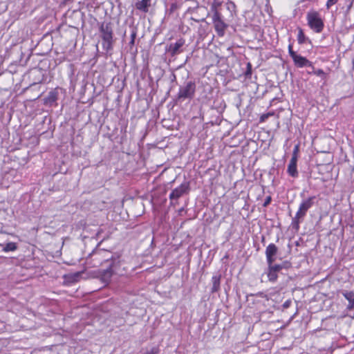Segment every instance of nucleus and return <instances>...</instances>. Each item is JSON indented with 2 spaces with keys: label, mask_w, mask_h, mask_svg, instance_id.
<instances>
[{
  "label": "nucleus",
  "mask_w": 354,
  "mask_h": 354,
  "mask_svg": "<svg viewBox=\"0 0 354 354\" xmlns=\"http://www.w3.org/2000/svg\"><path fill=\"white\" fill-rule=\"evenodd\" d=\"M88 260L92 263L93 267H99L104 263L107 264L106 268L102 270L100 278L102 282L108 283L113 274H120L119 257H114L112 253L106 250H97L93 251L89 256Z\"/></svg>",
  "instance_id": "obj_1"
},
{
  "label": "nucleus",
  "mask_w": 354,
  "mask_h": 354,
  "mask_svg": "<svg viewBox=\"0 0 354 354\" xmlns=\"http://www.w3.org/2000/svg\"><path fill=\"white\" fill-rule=\"evenodd\" d=\"M100 37L102 48L106 52L113 49V25L111 21H104L100 26Z\"/></svg>",
  "instance_id": "obj_2"
},
{
  "label": "nucleus",
  "mask_w": 354,
  "mask_h": 354,
  "mask_svg": "<svg viewBox=\"0 0 354 354\" xmlns=\"http://www.w3.org/2000/svg\"><path fill=\"white\" fill-rule=\"evenodd\" d=\"M220 6V2L214 1L211 6L210 11L214 29L219 37H223L225 35V29L227 28V24L222 19V15L219 11Z\"/></svg>",
  "instance_id": "obj_3"
},
{
  "label": "nucleus",
  "mask_w": 354,
  "mask_h": 354,
  "mask_svg": "<svg viewBox=\"0 0 354 354\" xmlns=\"http://www.w3.org/2000/svg\"><path fill=\"white\" fill-rule=\"evenodd\" d=\"M315 199L316 196H313L302 200L299 209L292 221V226L294 229L297 230H299L301 220H302L306 215L308 210L314 205Z\"/></svg>",
  "instance_id": "obj_4"
},
{
  "label": "nucleus",
  "mask_w": 354,
  "mask_h": 354,
  "mask_svg": "<svg viewBox=\"0 0 354 354\" xmlns=\"http://www.w3.org/2000/svg\"><path fill=\"white\" fill-rule=\"evenodd\" d=\"M195 92V82L189 81L179 88V91L177 94V100L179 101H184L186 99L191 100L194 97Z\"/></svg>",
  "instance_id": "obj_5"
},
{
  "label": "nucleus",
  "mask_w": 354,
  "mask_h": 354,
  "mask_svg": "<svg viewBox=\"0 0 354 354\" xmlns=\"http://www.w3.org/2000/svg\"><path fill=\"white\" fill-rule=\"evenodd\" d=\"M306 19L308 26L315 32L319 33L323 30L324 24L317 12H308L307 13Z\"/></svg>",
  "instance_id": "obj_6"
},
{
  "label": "nucleus",
  "mask_w": 354,
  "mask_h": 354,
  "mask_svg": "<svg viewBox=\"0 0 354 354\" xmlns=\"http://www.w3.org/2000/svg\"><path fill=\"white\" fill-rule=\"evenodd\" d=\"M189 191V184L187 182L182 183L179 187L173 189L171 194H169L171 205H174L175 204L173 203V201L178 200L184 194H188Z\"/></svg>",
  "instance_id": "obj_7"
},
{
  "label": "nucleus",
  "mask_w": 354,
  "mask_h": 354,
  "mask_svg": "<svg viewBox=\"0 0 354 354\" xmlns=\"http://www.w3.org/2000/svg\"><path fill=\"white\" fill-rule=\"evenodd\" d=\"M185 41L183 38L178 39L175 43H171L166 48L167 51L172 56H175L183 52L182 47Z\"/></svg>",
  "instance_id": "obj_8"
},
{
  "label": "nucleus",
  "mask_w": 354,
  "mask_h": 354,
  "mask_svg": "<svg viewBox=\"0 0 354 354\" xmlns=\"http://www.w3.org/2000/svg\"><path fill=\"white\" fill-rule=\"evenodd\" d=\"M278 252V248L274 243L269 244L266 249V257L268 265L274 263L276 260V255Z\"/></svg>",
  "instance_id": "obj_9"
},
{
  "label": "nucleus",
  "mask_w": 354,
  "mask_h": 354,
  "mask_svg": "<svg viewBox=\"0 0 354 354\" xmlns=\"http://www.w3.org/2000/svg\"><path fill=\"white\" fill-rule=\"evenodd\" d=\"M59 88L57 87L48 93V95L44 99V104L51 106L56 104L59 96Z\"/></svg>",
  "instance_id": "obj_10"
},
{
  "label": "nucleus",
  "mask_w": 354,
  "mask_h": 354,
  "mask_svg": "<svg viewBox=\"0 0 354 354\" xmlns=\"http://www.w3.org/2000/svg\"><path fill=\"white\" fill-rule=\"evenodd\" d=\"M293 62L297 67L312 66V62L307 59L306 57L299 55L293 54Z\"/></svg>",
  "instance_id": "obj_11"
},
{
  "label": "nucleus",
  "mask_w": 354,
  "mask_h": 354,
  "mask_svg": "<svg viewBox=\"0 0 354 354\" xmlns=\"http://www.w3.org/2000/svg\"><path fill=\"white\" fill-rule=\"evenodd\" d=\"M297 162V160H295V158H291L290 162L288 165L287 172L290 176L293 178H296L298 176Z\"/></svg>",
  "instance_id": "obj_12"
},
{
  "label": "nucleus",
  "mask_w": 354,
  "mask_h": 354,
  "mask_svg": "<svg viewBox=\"0 0 354 354\" xmlns=\"http://www.w3.org/2000/svg\"><path fill=\"white\" fill-rule=\"evenodd\" d=\"M268 268L267 271V275L268 280L270 282L274 283L277 280L279 272L277 271V268H274L273 263L271 265H268Z\"/></svg>",
  "instance_id": "obj_13"
},
{
  "label": "nucleus",
  "mask_w": 354,
  "mask_h": 354,
  "mask_svg": "<svg viewBox=\"0 0 354 354\" xmlns=\"http://www.w3.org/2000/svg\"><path fill=\"white\" fill-rule=\"evenodd\" d=\"M342 295L348 301L347 308L351 310L354 308V292L352 291H343Z\"/></svg>",
  "instance_id": "obj_14"
},
{
  "label": "nucleus",
  "mask_w": 354,
  "mask_h": 354,
  "mask_svg": "<svg viewBox=\"0 0 354 354\" xmlns=\"http://www.w3.org/2000/svg\"><path fill=\"white\" fill-rule=\"evenodd\" d=\"M150 6V0H141L136 3V8L144 12H148Z\"/></svg>",
  "instance_id": "obj_15"
},
{
  "label": "nucleus",
  "mask_w": 354,
  "mask_h": 354,
  "mask_svg": "<svg viewBox=\"0 0 354 354\" xmlns=\"http://www.w3.org/2000/svg\"><path fill=\"white\" fill-rule=\"evenodd\" d=\"M221 274H216L212 277V292H216L220 289L221 284Z\"/></svg>",
  "instance_id": "obj_16"
},
{
  "label": "nucleus",
  "mask_w": 354,
  "mask_h": 354,
  "mask_svg": "<svg viewBox=\"0 0 354 354\" xmlns=\"http://www.w3.org/2000/svg\"><path fill=\"white\" fill-rule=\"evenodd\" d=\"M291 267V263L289 262V261H283L282 263L281 264H274V268H276L277 271V272H280L282 269H288L289 268Z\"/></svg>",
  "instance_id": "obj_17"
},
{
  "label": "nucleus",
  "mask_w": 354,
  "mask_h": 354,
  "mask_svg": "<svg viewBox=\"0 0 354 354\" xmlns=\"http://www.w3.org/2000/svg\"><path fill=\"white\" fill-rule=\"evenodd\" d=\"M17 248V244L14 242L8 243L3 248V252L15 251Z\"/></svg>",
  "instance_id": "obj_18"
},
{
  "label": "nucleus",
  "mask_w": 354,
  "mask_h": 354,
  "mask_svg": "<svg viewBox=\"0 0 354 354\" xmlns=\"http://www.w3.org/2000/svg\"><path fill=\"white\" fill-rule=\"evenodd\" d=\"M313 69V74L322 77L323 80L326 79V74L322 69H315L313 66H310Z\"/></svg>",
  "instance_id": "obj_19"
},
{
  "label": "nucleus",
  "mask_w": 354,
  "mask_h": 354,
  "mask_svg": "<svg viewBox=\"0 0 354 354\" xmlns=\"http://www.w3.org/2000/svg\"><path fill=\"white\" fill-rule=\"evenodd\" d=\"M297 40H298L299 44H300L305 43V41L306 40V37L303 32V30L300 28H299Z\"/></svg>",
  "instance_id": "obj_20"
},
{
  "label": "nucleus",
  "mask_w": 354,
  "mask_h": 354,
  "mask_svg": "<svg viewBox=\"0 0 354 354\" xmlns=\"http://www.w3.org/2000/svg\"><path fill=\"white\" fill-rule=\"evenodd\" d=\"M137 35V30L136 28H133L131 33V41H129V44L131 46H133L135 44V39Z\"/></svg>",
  "instance_id": "obj_21"
},
{
  "label": "nucleus",
  "mask_w": 354,
  "mask_h": 354,
  "mask_svg": "<svg viewBox=\"0 0 354 354\" xmlns=\"http://www.w3.org/2000/svg\"><path fill=\"white\" fill-rule=\"evenodd\" d=\"M298 152H299V145H297L294 147V149L292 151V158H295V160H297L298 158Z\"/></svg>",
  "instance_id": "obj_22"
},
{
  "label": "nucleus",
  "mask_w": 354,
  "mask_h": 354,
  "mask_svg": "<svg viewBox=\"0 0 354 354\" xmlns=\"http://www.w3.org/2000/svg\"><path fill=\"white\" fill-rule=\"evenodd\" d=\"M337 1L338 0H328L326 4V8L328 10L330 9V8L335 5Z\"/></svg>",
  "instance_id": "obj_23"
},
{
  "label": "nucleus",
  "mask_w": 354,
  "mask_h": 354,
  "mask_svg": "<svg viewBox=\"0 0 354 354\" xmlns=\"http://www.w3.org/2000/svg\"><path fill=\"white\" fill-rule=\"evenodd\" d=\"M272 115V113H270L263 114L260 117V122H265Z\"/></svg>",
  "instance_id": "obj_24"
},
{
  "label": "nucleus",
  "mask_w": 354,
  "mask_h": 354,
  "mask_svg": "<svg viewBox=\"0 0 354 354\" xmlns=\"http://www.w3.org/2000/svg\"><path fill=\"white\" fill-rule=\"evenodd\" d=\"M252 74V65L250 63L247 64V71H245V76H250Z\"/></svg>",
  "instance_id": "obj_25"
},
{
  "label": "nucleus",
  "mask_w": 354,
  "mask_h": 354,
  "mask_svg": "<svg viewBox=\"0 0 354 354\" xmlns=\"http://www.w3.org/2000/svg\"><path fill=\"white\" fill-rule=\"evenodd\" d=\"M159 352L158 348H152L150 351H148L145 354H158Z\"/></svg>",
  "instance_id": "obj_26"
},
{
  "label": "nucleus",
  "mask_w": 354,
  "mask_h": 354,
  "mask_svg": "<svg viewBox=\"0 0 354 354\" xmlns=\"http://www.w3.org/2000/svg\"><path fill=\"white\" fill-rule=\"evenodd\" d=\"M288 52H289V54H290V56L292 57V59L294 57V55H297L296 53V52H295L293 50H292V45H289L288 46Z\"/></svg>",
  "instance_id": "obj_27"
},
{
  "label": "nucleus",
  "mask_w": 354,
  "mask_h": 354,
  "mask_svg": "<svg viewBox=\"0 0 354 354\" xmlns=\"http://www.w3.org/2000/svg\"><path fill=\"white\" fill-rule=\"evenodd\" d=\"M271 200H272L271 196H267L266 198L265 199L263 206L267 207L270 203Z\"/></svg>",
  "instance_id": "obj_28"
},
{
  "label": "nucleus",
  "mask_w": 354,
  "mask_h": 354,
  "mask_svg": "<svg viewBox=\"0 0 354 354\" xmlns=\"http://www.w3.org/2000/svg\"><path fill=\"white\" fill-rule=\"evenodd\" d=\"M290 301H286L284 304H283V307L287 308L290 306Z\"/></svg>",
  "instance_id": "obj_29"
},
{
  "label": "nucleus",
  "mask_w": 354,
  "mask_h": 354,
  "mask_svg": "<svg viewBox=\"0 0 354 354\" xmlns=\"http://www.w3.org/2000/svg\"><path fill=\"white\" fill-rule=\"evenodd\" d=\"M309 74H313V70L308 72Z\"/></svg>",
  "instance_id": "obj_30"
},
{
  "label": "nucleus",
  "mask_w": 354,
  "mask_h": 354,
  "mask_svg": "<svg viewBox=\"0 0 354 354\" xmlns=\"http://www.w3.org/2000/svg\"><path fill=\"white\" fill-rule=\"evenodd\" d=\"M263 293V292H259V295H262Z\"/></svg>",
  "instance_id": "obj_31"
}]
</instances>
